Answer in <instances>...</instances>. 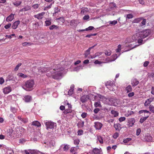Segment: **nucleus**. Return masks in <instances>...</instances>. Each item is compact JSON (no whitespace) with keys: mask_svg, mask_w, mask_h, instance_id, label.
I'll list each match as a JSON object with an SVG mask.
<instances>
[{"mask_svg":"<svg viewBox=\"0 0 154 154\" xmlns=\"http://www.w3.org/2000/svg\"><path fill=\"white\" fill-rule=\"evenodd\" d=\"M38 70L39 72H45L47 73L46 75L48 76H52V78L55 79H59L62 77L63 70L64 68L61 65L58 64L57 65L55 68L53 69L51 68H47L46 67L41 68Z\"/></svg>","mask_w":154,"mask_h":154,"instance_id":"obj_1","label":"nucleus"},{"mask_svg":"<svg viewBox=\"0 0 154 154\" xmlns=\"http://www.w3.org/2000/svg\"><path fill=\"white\" fill-rule=\"evenodd\" d=\"M150 31L149 29L140 31L134 35L132 38L134 40H137L139 43H142L143 39L147 37L150 34Z\"/></svg>","mask_w":154,"mask_h":154,"instance_id":"obj_2","label":"nucleus"},{"mask_svg":"<svg viewBox=\"0 0 154 154\" xmlns=\"http://www.w3.org/2000/svg\"><path fill=\"white\" fill-rule=\"evenodd\" d=\"M105 99V97L100 94H97L94 96L92 94H90L88 95H85L82 96L81 100L82 103H84L88 99L92 100H101Z\"/></svg>","mask_w":154,"mask_h":154,"instance_id":"obj_3","label":"nucleus"},{"mask_svg":"<svg viewBox=\"0 0 154 154\" xmlns=\"http://www.w3.org/2000/svg\"><path fill=\"white\" fill-rule=\"evenodd\" d=\"M23 88L27 91H31L34 87V82L33 80H29L24 82L22 86Z\"/></svg>","mask_w":154,"mask_h":154,"instance_id":"obj_4","label":"nucleus"},{"mask_svg":"<svg viewBox=\"0 0 154 154\" xmlns=\"http://www.w3.org/2000/svg\"><path fill=\"white\" fill-rule=\"evenodd\" d=\"M7 135L11 137H17L16 131V128H11L7 131Z\"/></svg>","mask_w":154,"mask_h":154,"instance_id":"obj_5","label":"nucleus"},{"mask_svg":"<svg viewBox=\"0 0 154 154\" xmlns=\"http://www.w3.org/2000/svg\"><path fill=\"white\" fill-rule=\"evenodd\" d=\"M141 139L143 141L149 142L152 141V137L149 134H143L141 137Z\"/></svg>","mask_w":154,"mask_h":154,"instance_id":"obj_6","label":"nucleus"},{"mask_svg":"<svg viewBox=\"0 0 154 154\" xmlns=\"http://www.w3.org/2000/svg\"><path fill=\"white\" fill-rule=\"evenodd\" d=\"M45 125L46 127V129L48 130L49 129H54L57 126L56 123L51 121L46 122Z\"/></svg>","mask_w":154,"mask_h":154,"instance_id":"obj_7","label":"nucleus"},{"mask_svg":"<svg viewBox=\"0 0 154 154\" xmlns=\"http://www.w3.org/2000/svg\"><path fill=\"white\" fill-rule=\"evenodd\" d=\"M25 131V129L22 127H19V128H16V131L17 137H18L20 135Z\"/></svg>","mask_w":154,"mask_h":154,"instance_id":"obj_8","label":"nucleus"},{"mask_svg":"<svg viewBox=\"0 0 154 154\" xmlns=\"http://www.w3.org/2000/svg\"><path fill=\"white\" fill-rule=\"evenodd\" d=\"M12 91V88L10 86L5 87L3 89V92L5 94H8Z\"/></svg>","mask_w":154,"mask_h":154,"instance_id":"obj_9","label":"nucleus"},{"mask_svg":"<svg viewBox=\"0 0 154 154\" xmlns=\"http://www.w3.org/2000/svg\"><path fill=\"white\" fill-rule=\"evenodd\" d=\"M94 124V127L96 130H100L103 125L102 124L99 122H95Z\"/></svg>","mask_w":154,"mask_h":154,"instance_id":"obj_10","label":"nucleus"},{"mask_svg":"<svg viewBox=\"0 0 154 154\" xmlns=\"http://www.w3.org/2000/svg\"><path fill=\"white\" fill-rule=\"evenodd\" d=\"M45 12H43L35 15L34 17L35 18H37L38 20H41L43 18V16L45 15Z\"/></svg>","mask_w":154,"mask_h":154,"instance_id":"obj_11","label":"nucleus"},{"mask_svg":"<svg viewBox=\"0 0 154 154\" xmlns=\"http://www.w3.org/2000/svg\"><path fill=\"white\" fill-rule=\"evenodd\" d=\"M14 14H11L6 18V20L7 22H11L14 19Z\"/></svg>","mask_w":154,"mask_h":154,"instance_id":"obj_12","label":"nucleus"},{"mask_svg":"<svg viewBox=\"0 0 154 154\" xmlns=\"http://www.w3.org/2000/svg\"><path fill=\"white\" fill-rule=\"evenodd\" d=\"M20 23V21L19 20L15 22L12 24V28L14 29H16L19 24Z\"/></svg>","mask_w":154,"mask_h":154,"instance_id":"obj_13","label":"nucleus"},{"mask_svg":"<svg viewBox=\"0 0 154 154\" xmlns=\"http://www.w3.org/2000/svg\"><path fill=\"white\" fill-rule=\"evenodd\" d=\"M72 106H68V108H66L63 112L65 114L71 113L72 111Z\"/></svg>","mask_w":154,"mask_h":154,"instance_id":"obj_14","label":"nucleus"},{"mask_svg":"<svg viewBox=\"0 0 154 154\" xmlns=\"http://www.w3.org/2000/svg\"><path fill=\"white\" fill-rule=\"evenodd\" d=\"M32 100V97L29 95H26L24 97L23 100L26 102L30 101Z\"/></svg>","mask_w":154,"mask_h":154,"instance_id":"obj_15","label":"nucleus"},{"mask_svg":"<svg viewBox=\"0 0 154 154\" xmlns=\"http://www.w3.org/2000/svg\"><path fill=\"white\" fill-rule=\"evenodd\" d=\"M96 45H97V44H96V45H94V46H93L91 47H90L86 51L85 53V57H87L88 56V55H89L90 54V50H91V49L93 48L95 46H96Z\"/></svg>","mask_w":154,"mask_h":154,"instance_id":"obj_16","label":"nucleus"},{"mask_svg":"<svg viewBox=\"0 0 154 154\" xmlns=\"http://www.w3.org/2000/svg\"><path fill=\"white\" fill-rule=\"evenodd\" d=\"M74 88V85H72L71 86L70 89L68 92V95H71L73 94V90Z\"/></svg>","mask_w":154,"mask_h":154,"instance_id":"obj_17","label":"nucleus"},{"mask_svg":"<svg viewBox=\"0 0 154 154\" xmlns=\"http://www.w3.org/2000/svg\"><path fill=\"white\" fill-rule=\"evenodd\" d=\"M135 122V120L134 118L130 119L128 121L129 127H132L134 124Z\"/></svg>","mask_w":154,"mask_h":154,"instance_id":"obj_18","label":"nucleus"},{"mask_svg":"<svg viewBox=\"0 0 154 154\" xmlns=\"http://www.w3.org/2000/svg\"><path fill=\"white\" fill-rule=\"evenodd\" d=\"M153 99L152 98H150L147 99L145 103V106H148L150 104V103L152 101Z\"/></svg>","mask_w":154,"mask_h":154,"instance_id":"obj_19","label":"nucleus"},{"mask_svg":"<svg viewBox=\"0 0 154 154\" xmlns=\"http://www.w3.org/2000/svg\"><path fill=\"white\" fill-rule=\"evenodd\" d=\"M139 83V81L136 79H133L132 80L131 84L134 87L137 85Z\"/></svg>","mask_w":154,"mask_h":154,"instance_id":"obj_20","label":"nucleus"},{"mask_svg":"<svg viewBox=\"0 0 154 154\" xmlns=\"http://www.w3.org/2000/svg\"><path fill=\"white\" fill-rule=\"evenodd\" d=\"M114 127L116 130L118 131H120L121 129V125L120 124L117 123L114 125Z\"/></svg>","mask_w":154,"mask_h":154,"instance_id":"obj_21","label":"nucleus"},{"mask_svg":"<svg viewBox=\"0 0 154 154\" xmlns=\"http://www.w3.org/2000/svg\"><path fill=\"white\" fill-rule=\"evenodd\" d=\"M32 125L33 126H36L37 127L41 126V124L40 123L37 121H35L32 122Z\"/></svg>","mask_w":154,"mask_h":154,"instance_id":"obj_22","label":"nucleus"},{"mask_svg":"<svg viewBox=\"0 0 154 154\" xmlns=\"http://www.w3.org/2000/svg\"><path fill=\"white\" fill-rule=\"evenodd\" d=\"M149 117V115H146V116L141 118L140 120V122L142 124Z\"/></svg>","mask_w":154,"mask_h":154,"instance_id":"obj_23","label":"nucleus"},{"mask_svg":"<svg viewBox=\"0 0 154 154\" xmlns=\"http://www.w3.org/2000/svg\"><path fill=\"white\" fill-rule=\"evenodd\" d=\"M92 152L94 154H100V151L98 148H95L93 149Z\"/></svg>","mask_w":154,"mask_h":154,"instance_id":"obj_24","label":"nucleus"},{"mask_svg":"<svg viewBox=\"0 0 154 154\" xmlns=\"http://www.w3.org/2000/svg\"><path fill=\"white\" fill-rule=\"evenodd\" d=\"M111 113L114 117H116L118 116L119 113L117 111L114 110H112L111 111Z\"/></svg>","mask_w":154,"mask_h":154,"instance_id":"obj_25","label":"nucleus"},{"mask_svg":"<svg viewBox=\"0 0 154 154\" xmlns=\"http://www.w3.org/2000/svg\"><path fill=\"white\" fill-rule=\"evenodd\" d=\"M49 28L50 30H52L54 29H59V26H57L53 25L50 26L49 27Z\"/></svg>","mask_w":154,"mask_h":154,"instance_id":"obj_26","label":"nucleus"},{"mask_svg":"<svg viewBox=\"0 0 154 154\" xmlns=\"http://www.w3.org/2000/svg\"><path fill=\"white\" fill-rule=\"evenodd\" d=\"M142 20V19L141 18H137L134 19L133 21V23H138L140 22Z\"/></svg>","mask_w":154,"mask_h":154,"instance_id":"obj_27","label":"nucleus"},{"mask_svg":"<svg viewBox=\"0 0 154 154\" xmlns=\"http://www.w3.org/2000/svg\"><path fill=\"white\" fill-rule=\"evenodd\" d=\"M117 55L116 54H114L112 56V59L109 60V62H110L114 61L117 58Z\"/></svg>","mask_w":154,"mask_h":154,"instance_id":"obj_28","label":"nucleus"},{"mask_svg":"<svg viewBox=\"0 0 154 154\" xmlns=\"http://www.w3.org/2000/svg\"><path fill=\"white\" fill-rule=\"evenodd\" d=\"M30 8L29 7H26L24 8L20 9V11H27L29 10L30 9Z\"/></svg>","mask_w":154,"mask_h":154,"instance_id":"obj_29","label":"nucleus"},{"mask_svg":"<svg viewBox=\"0 0 154 154\" xmlns=\"http://www.w3.org/2000/svg\"><path fill=\"white\" fill-rule=\"evenodd\" d=\"M45 23L46 26H50L51 24V20H46L45 21Z\"/></svg>","mask_w":154,"mask_h":154,"instance_id":"obj_30","label":"nucleus"},{"mask_svg":"<svg viewBox=\"0 0 154 154\" xmlns=\"http://www.w3.org/2000/svg\"><path fill=\"white\" fill-rule=\"evenodd\" d=\"M142 21L141 22V23L140 24V26H143L145 25L146 24V20L145 19L142 20Z\"/></svg>","mask_w":154,"mask_h":154,"instance_id":"obj_31","label":"nucleus"},{"mask_svg":"<svg viewBox=\"0 0 154 154\" xmlns=\"http://www.w3.org/2000/svg\"><path fill=\"white\" fill-rule=\"evenodd\" d=\"M97 139L99 142L100 143H103V141L102 137L100 136H97Z\"/></svg>","mask_w":154,"mask_h":154,"instance_id":"obj_32","label":"nucleus"},{"mask_svg":"<svg viewBox=\"0 0 154 154\" xmlns=\"http://www.w3.org/2000/svg\"><path fill=\"white\" fill-rule=\"evenodd\" d=\"M57 20H59V22L60 23L61 22L63 23L64 22V19L63 17H60L59 18L57 19Z\"/></svg>","mask_w":154,"mask_h":154,"instance_id":"obj_33","label":"nucleus"},{"mask_svg":"<svg viewBox=\"0 0 154 154\" xmlns=\"http://www.w3.org/2000/svg\"><path fill=\"white\" fill-rule=\"evenodd\" d=\"M17 76L19 77H21L24 78H26L27 77V76L26 75L21 73H18L17 74Z\"/></svg>","mask_w":154,"mask_h":154,"instance_id":"obj_34","label":"nucleus"},{"mask_svg":"<svg viewBox=\"0 0 154 154\" xmlns=\"http://www.w3.org/2000/svg\"><path fill=\"white\" fill-rule=\"evenodd\" d=\"M88 11V9L86 8L84 9L81 11V13L82 14H84L87 12Z\"/></svg>","mask_w":154,"mask_h":154,"instance_id":"obj_35","label":"nucleus"},{"mask_svg":"<svg viewBox=\"0 0 154 154\" xmlns=\"http://www.w3.org/2000/svg\"><path fill=\"white\" fill-rule=\"evenodd\" d=\"M143 112L144 113H146L147 114L149 113V114H150L151 113L148 111H147L146 110H141L139 112V113L140 114H141Z\"/></svg>","mask_w":154,"mask_h":154,"instance_id":"obj_36","label":"nucleus"},{"mask_svg":"<svg viewBox=\"0 0 154 154\" xmlns=\"http://www.w3.org/2000/svg\"><path fill=\"white\" fill-rule=\"evenodd\" d=\"M126 90L127 92H129L131 91V88L130 85H129L126 88Z\"/></svg>","mask_w":154,"mask_h":154,"instance_id":"obj_37","label":"nucleus"},{"mask_svg":"<svg viewBox=\"0 0 154 154\" xmlns=\"http://www.w3.org/2000/svg\"><path fill=\"white\" fill-rule=\"evenodd\" d=\"M122 46L120 45H119L118 46V48L116 50V52H119L121 49Z\"/></svg>","mask_w":154,"mask_h":154,"instance_id":"obj_38","label":"nucleus"},{"mask_svg":"<svg viewBox=\"0 0 154 154\" xmlns=\"http://www.w3.org/2000/svg\"><path fill=\"white\" fill-rule=\"evenodd\" d=\"M21 3V1H16L14 2L13 4L16 6H17L20 5Z\"/></svg>","mask_w":154,"mask_h":154,"instance_id":"obj_39","label":"nucleus"},{"mask_svg":"<svg viewBox=\"0 0 154 154\" xmlns=\"http://www.w3.org/2000/svg\"><path fill=\"white\" fill-rule=\"evenodd\" d=\"M22 45L23 46H26L28 45H30L31 44L29 42H25L22 43Z\"/></svg>","mask_w":154,"mask_h":154,"instance_id":"obj_40","label":"nucleus"},{"mask_svg":"<svg viewBox=\"0 0 154 154\" xmlns=\"http://www.w3.org/2000/svg\"><path fill=\"white\" fill-rule=\"evenodd\" d=\"M11 110L13 113H15L16 112L17 109L14 107L12 106L11 107Z\"/></svg>","mask_w":154,"mask_h":154,"instance_id":"obj_41","label":"nucleus"},{"mask_svg":"<svg viewBox=\"0 0 154 154\" xmlns=\"http://www.w3.org/2000/svg\"><path fill=\"white\" fill-rule=\"evenodd\" d=\"M131 140V138H127L123 140V142L125 143H127Z\"/></svg>","mask_w":154,"mask_h":154,"instance_id":"obj_42","label":"nucleus"},{"mask_svg":"<svg viewBox=\"0 0 154 154\" xmlns=\"http://www.w3.org/2000/svg\"><path fill=\"white\" fill-rule=\"evenodd\" d=\"M22 64L21 63H18L16 66L15 68L14 69V70L15 71H17L18 70L19 67Z\"/></svg>","mask_w":154,"mask_h":154,"instance_id":"obj_43","label":"nucleus"},{"mask_svg":"<svg viewBox=\"0 0 154 154\" xmlns=\"http://www.w3.org/2000/svg\"><path fill=\"white\" fill-rule=\"evenodd\" d=\"M109 23L110 24L115 25L117 23V21L116 20L110 21L109 22Z\"/></svg>","mask_w":154,"mask_h":154,"instance_id":"obj_44","label":"nucleus"},{"mask_svg":"<svg viewBox=\"0 0 154 154\" xmlns=\"http://www.w3.org/2000/svg\"><path fill=\"white\" fill-rule=\"evenodd\" d=\"M133 15L131 14H129L127 15L126 19H131L133 17Z\"/></svg>","mask_w":154,"mask_h":154,"instance_id":"obj_45","label":"nucleus"},{"mask_svg":"<svg viewBox=\"0 0 154 154\" xmlns=\"http://www.w3.org/2000/svg\"><path fill=\"white\" fill-rule=\"evenodd\" d=\"M82 69V67L81 66H79L75 68L74 69V70L77 71L80 69Z\"/></svg>","mask_w":154,"mask_h":154,"instance_id":"obj_46","label":"nucleus"},{"mask_svg":"<svg viewBox=\"0 0 154 154\" xmlns=\"http://www.w3.org/2000/svg\"><path fill=\"white\" fill-rule=\"evenodd\" d=\"M141 132V129L140 128H137L136 131V135L138 136Z\"/></svg>","mask_w":154,"mask_h":154,"instance_id":"obj_47","label":"nucleus"},{"mask_svg":"<svg viewBox=\"0 0 154 154\" xmlns=\"http://www.w3.org/2000/svg\"><path fill=\"white\" fill-rule=\"evenodd\" d=\"M39 6V5L38 4H35L33 5L32 6V7L34 9H36L38 8Z\"/></svg>","mask_w":154,"mask_h":154,"instance_id":"obj_48","label":"nucleus"},{"mask_svg":"<svg viewBox=\"0 0 154 154\" xmlns=\"http://www.w3.org/2000/svg\"><path fill=\"white\" fill-rule=\"evenodd\" d=\"M119 136V134L118 133L116 132L113 135V137L115 138L116 139L117 137H118Z\"/></svg>","mask_w":154,"mask_h":154,"instance_id":"obj_49","label":"nucleus"},{"mask_svg":"<svg viewBox=\"0 0 154 154\" xmlns=\"http://www.w3.org/2000/svg\"><path fill=\"white\" fill-rule=\"evenodd\" d=\"M80 141L79 139H76L74 140V143L75 145H78Z\"/></svg>","mask_w":154,"mask_h":154,"instance_id":"obj_50","label":"nucleus"},{"mask_svg":"<svg viewBox=\"0 0 154 154\" xmlns=\"http://www.w3.org/2000/svg\"><path fill=\"white\" fill-rule=\"evenodd\" d=\"M11 26V23H9L8 24L6 25L4 27L6 29H8L10 28Z\"/></svg>","mask_w":154,"mask_h":154,"instance_id":"obj_51","label":"nucleus"},{"mask_svg":"<svg viewBox=\"0 0 154 154\" xmlns=\"http://www.w3.org/2000/svg\"><path fill=\"white\" fill-rule=\"evenodd\" d=\"M75 20H72L70 21V25L71 26H74L75 23Z\"/></svg>","mask_w":154,"mask_h":154,"instance_id":"obj_52","label":"nucleus"},{"mask_svg":"<svg viewBox=\"0 0 154 154\" xmlns=\"http://www.w3.org/2000/svg\"><path fill=\"white\" fill-rule=\"evenodd\" d=\"M94 29V27L92 26H90L88 27V28H87L85 29L86 31L88 30H92Z\"/></svg>","mask_w":154,"mask_h":154,"instance_id":"obj_53","label":"nucleus"},{"mask_svg":"<svg viewBox=\"0 0 154 154\" xmlns=\"http://www.w3.org/2000/svg\"><path fill=\"white\" fill-rule=\"evenodd\" d=\"M125 117H121L120 118H119V122H122L123 121H124V120H125Z\"/></svg>","mask_w":154,"mask_h":154,"instance_id":"obj_54","label":"nucleus"},{"mask_svg":"<svg viewBox=\"0 0 154 154\" xmlns=\"http://www.w3.org/2000/svg\"><path fill=\"white\" fill-rule=\"evenodd\" d=\"M75 147H72L70 149V152H72L73 154H76V153L75 152Z\"/></svg>","mask_w":154,"mask_h":154,"instance_id":"obj_55","label":"nucleus"},{"mask_svg":"<svg viewBox=\"0 0 154 154\" xmlns=\"http://www.w3.org/2000/svg\"><path fill=\"white\" fill-rule=\"evenodd\" d=\"M63 105H67L69 106L70 105V104L68 102V101L67 100H66V101H65L64 102H63V105H62L61 106H63Z\"/></svg>","mask_w":154,"mask_h":154,"instance_id":"obj_56","label":"nucleus"},{"mask_svg":"<svg viewBox=\"0 0 154 154\" xmlns=\"http://www.w3.org/2000/svg\"><path fill=\"white\" fill-rule=\"evenodd\" d=\"M94 105L95 106H100V103L99 101L97 102H95L94 103Z\"/></svg>","mask_w":154,"mask_h":154,"instance_id":"obj_57","label":"nucleus"},{"mask_svg":"<svg viewBox=\"0 0 154 154\" xmlns=\"http://www.w3.org/2000/svg\"><path fill=\"white\" fill-rule=\"evenodd\" d=\"M111 51H106L105 52V54L107 56H110L111 54Z\"/></svg>","mask_w":154,"mask_h":154,"instance_id":"obj_58","label":"nucleus"},{"mask_svg":"<svg viewBox=\"0 0 154 154\" xmlns=\"http://www.w3.org/2000/svg\"><path fill=\"white\" fill-rule=\"evenodd\" d=\"M51 5H48V6L45 7L44 9V10L46 11L49 9L51 7Z\"/></svg>","mask_w":154,"mask_h":154,"instance_id":"obj_59","label":"nucleus"},{"mask_svg":"<svg viewBox=\"0 0 154 154\" xmlns=\"http://www.w3.org/2000/svg\"><path fill=\"white\" fill-rule=\"evenodd\" d=\"M69 146L67 145H65L63 148V150L64 151L67 150L69 149Z\"/></svg>","mask_w":154,"mask_h":154,"instance_id":"obj_60","label":"nucleus"},{"mask_svg":"<svg viewBox=\"0 0 154 154\" xmlns=\"http://www.w3.org/2000/svg\"><path fill=\"white\" fill-rule=\"evenodd\" d=\"M149 108L151 111L154 113V106H149Z\"/></svg>","mask_w":154,"mask_h":154,"instance_id":"obj_61","label":"nucleus"},{"mask_svg":"<svg viewBox=\"0 0 154 154\" xmlns=\"http://www.w3.org/2000/svg\"><path fill=\"white\" fill-rule=\"evenodd\" d=\"M89 18V16L88 15H86L83 18V19L84 20H86L88 19Z\"/></svg>","mask_w":154,"mask_h":154,"instance_id":"obj_62","label":"nucleus"},{"mask_svg":"<svg viewBox=\"0 0 154 154\" xmlns=\"http://www.w3.org/2000/svg\"><path fill=\"white\" fill-rule=\"evenodd\" d=\"M102 63V62H101L100 61H99L98 60H96L94 62V63L95 64H100Z\"/></svg>","mask_w":154,"mask_h":154,"instance_id":"obj_63","label":"nucleus"},{"mask_svg":"<svg viewBox=\"0 0 154 154\" xmlns=\"http://www.w3.org/2000/svg\"><path fill=\"white\" fill-rule=\"evenodd\" d=\"M87 114V113L85 112H83L81 116L83 118H84L86 117Z\"/></svg>","mask_w":154,"mask_h":154,"instance_id":"obj_64","label":"nucleus"}]
</instances>
